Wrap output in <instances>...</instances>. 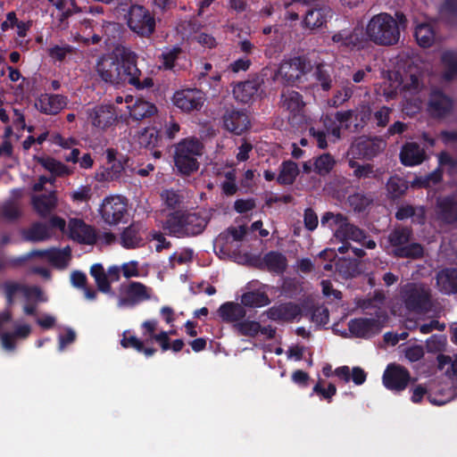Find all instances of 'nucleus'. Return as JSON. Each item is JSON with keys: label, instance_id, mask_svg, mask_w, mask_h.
Here are the masks:
<instances>
[{"label": "nucleus", "instance_id": "nucleus-1", "mask_svg": "<svg viewBox=\"0 0 457 457\" xmlns=\"http://www.w3.org/2000/svg\"><path fill=\"white\" fill-rule=\"evenodd\" d=\"M138 55L126 46L115 48L112 54L101 57L96 63V72L101 80L112 86L128 84L137 90L154 87V79L144 76L137 67Z\"/></svg>", "mask_w": 457, "mask_h": 457}, {"label": "nucleus", "instance_id": "nucleus-2", "mask_svg": "<svg viewBox=\"0 0 457 457\" xmlns=\"http://www.w3.org/2000/svg\"><path fill=\"white\" fill-rule=\"evenodd\" d=\"M208 220L198 212L175 211L169 213L162 223L168 235L175 237H189L202 234Z\"/></svg>", "mask_w": 457, "mask_h": 457}, {"label": "nucleus", "instance_id": "nucleus-3", "mask_svg": "<svg viewBox=\"0 0 457 457\" xmlns=\"http://www.w3.org/2000/svg\"><path fill=\"white\" fill-rule=\"evenodd\" d=\"M366 35L375 45L389 46L398 43L400 29L391 14L380 12L369 21L366 26Z\"/></svg>", "mask_w": 457, "mask_h": 457}, {"label": "nucleus", "instance_id": "nucleus-4", "mask_svg": "<svg viewBox=\"0 0 457 457\" xmlns=\"http://www.w3.org/2000/svg\"><path fill=\"white\" fill-rule=\"evenodd\" d=\"M204 154V145L196 137H187L180 140L174 150V165L178 172L183 176H190L198 170V159Z\"/></svg>", "mask_w": 457, "mask_h": 457}, {"label": "nucleus", "instance_id": "nucleus-5", "mask_svg": "<svg viewBox=\"0 0 457 457\" xmlns=\"http://www.w3.org/2000/svg\"><path fill=\"white\" fill-rule=\"evenodd\" d=\"M400 296L404 307L411 312L422 314L432 309L431 290L425 284L407 283L402 287Z\"/></svg>", "mask_w": 457, "mask_h": 457}, {"label": "nucleus", "instance_id": "nucleus-6", "mask_svg": "<svg viewBox=\"0 0 457 457\" xmlns=\"http://www.w3.org/2000/svg\"><path fill=\"white\" fill-rule=\"evenodd\" d=\"M128 27L140 37H149L155 30L154 15L143 5L131 4L128 12Z\"/></svg>", "mask_w": 457, "mask_h": 457}, {"label": "nucleus", "instance_id": "nucleus-7", "mask_svg": "<svg viewBox=\"0 0 457 457\" xmlns=\"http://www.w3.org/2000/svg\"><path fill=\"white\" fill-rule=\"evenodd\" d=\"M312 70V62L307 57L295 56L280 64L277 76L281 78L284 85L293 86L300 82L302 78Z\"/></svg>", "mask_w": 457, "mask_h": 457}, {"label": "nucleus", "instance_id": "nucleus-8", "mask_svg": "<svg viewBox=\"0 0 457 457\" xmlns=\"http://www.w3.org/2000/svg\"><path fill=\"white\" fill-rule=\"evenodd\" d=\"M99 212L103 220L110 226L126 222V217L128 216L127 199L120 195L107 196L103 200Z\"/></svg>", "mask_w": 457, "mask_h": 457}, {"label": "nucleus", "instance_id": "nucleus-9", "mask_svg": "<svg viewBox=\"0 0 457 457\" xmlns=\"http://www.w3.org/2000/svg\"><path fill=\"white\" fill-rule=\"evenodd\" d=\"M151 288L141 282L130 281L121 283L119 287V306L134 307L151 298Z\"/></svg>", "mask_w": 457, "mask_h": 457}, {"label": "nucleus", "instance_id": "nucleus-10", "mask_svg": "<svg viewBox=\"0 0 457 457\" xmlns=\"http://www.w3.org/2000/svg\"><path fill=\"white\" fill-rule=\"evenodd\" d=\"M382 381L386 389L402 392L408 386L411 375L405 367L397 363H390L383 373Z\"/></svg>", "mask_w": 457, "mask_h": 457}, {"label": "nucleus", "instance_id": "nucleus-11", "mask_svg": "<svg viewBox=\"0 0 457 457\" xmlns=\"http://www.w3.org/2000/svg\"><path fill=\"white\" fill-rule=\"evenodd\" d=\"M204 101V92L197 88L178 90L172 97L173 104L184 112L200 111Z\"/></svg>", "mask_w": 457, "mask_h": 457}, {"label": "nucleus", "instance_id": "nucleus-12", "mask_svg": "<svg viewBox=\"0 0 457 457\" xmlns=\"http://www.w3.org/2000/svg\"><path fill=\"white\" fill-rule=\"evenodd\" d=\"M88 120L93 127L105 130L117 121L116 108L113 104H98L87 110Z\"/></svg>", "mask_w": 457, "mask_h": 457}, {"label": "nucleus", "instance_id": "nucleus-13", "mask_svg": "<svg viewBox=\"0 0 457 457\" xmlns=\"http://www.w3.org/2000/svg\"><path fill=\"white\" fill-rule=\"evenodd\" d=\"M69 237L81 245H95L97 241L96 228L81 219L73 218L68 224Z\"/></svg>", "mask_w": 457, "mask_h": 457}, {"label": "nucleus", "instance_id": "nucleus-14", "mask_svg": "<svg viewBox=\"0 0 457 457\" xmlns=\"http://www.w3.org/2000/svg\"><path fill=\"white\" fill-rule=\"evenodd\" d=\"M384 147L382 140L374 138H359L350 147V154L353 159L371 160L377 156Z\"/></svg>", "mask_w": 457, "mask_h": 457}, {"label": "nucleus", "instance_id": "nucleus-15", "mask_svg": "<svg viewBox=\"0 0 457 457\" xmlns=\"http://www.w3.org/2000/svg\"><path fill=\"white\" fill-rule=\"evenodd\" d=\"M223 126L228 131L240 136L250 129V119L244 110H227L222 117Z\"/></svg>", "mask_w": 457, "mask_h": 457}, {"label": "nucleus", "instance_id": "nucleus-16", "mask_svg": "<svg viewBox=\"0 0 457 457\" xmlns=\"http://www.w3.org/2000/svg\"><path fill=\"white\" fill-rule=\"evenodd\" d=\"M266 314L274 321L291 322L302 315V309L294 302H287L270 307Z\"/></svg>", "mask_w": 457, "mask_h": 457}, {"label": "nucleus", "instance_id": "nucleus-17", "mask_svg": "<svg viewBox=\"0 0 457 457\" xmlns=\"http://www.w3.org/2000/svg\"><path fill=\"white\" fill-rule=\"evenodd\" d=\"M381 323L373 318H355L348 322L349 331L360 338H368L378 334L381 330Z\"/></svg>", "mask_w": 457, "mask_h": 457}, {"label": "nucleus", "instance_id": "nucleus-18", "mask_svg": "<svg viewBox=\"0 0 457 457\" xmlns=\"http://www.w3.org/2000/svg\"><path fill=\"white\" fill-rule=\"evenodd\" d=\"M67 97L62 95L41 94L35 101V107L41 113L55 115L67 105Z\"/></svg>", "mask_w": 457, "mask_h": 457}, {"label": "nucleus", "instance_id": "nucleus-19", "mask_svg": "<svg viewBox=\"0 0 457 457\" xmlns=\"http://www.w3.org/2000/svg\"><path fill=\"white\" fill-rule=\"evenodd\" d=\"M332 41L339 47L348 49H362L365 46L366 40L360 29H342L332 36Z\"/></svg>", "mask_w": 457, "mask_h": 457}, {"label": "nucleus", "instance_id": "nucleus-20", "mask_svg": "<svg viewBox=\"0 0 457 457\" xmlns=\"http://www.w3.org/2000/svg\"><path fill=\"white\" fill-rule=\"evenodd\" d=\"M436 213L437 219L445 224L457 222V200L454 195L441 196L436 202Z\"/></svg>", "mask_w": 457, "mask_h": 457}, {"label": "nucleus", "instance_id": "nucleus-21", "mask_svg": "<svg viewBox=\"0 0 457 457\" xmlns=\"http://www.w3.org/2000/svg\"><path fill=\"white\" fill-rule=\"evenodd\" d=\"M145 230L143 223L133 221L120 233V245L126 249L139 248L145 245L142 233Z\"/></svg>", "mask_w": 457, "mask_h": 457}, {"label": "nucleus", "instance_id": "nucleus-22", "mask_svg": "<svg viewBox=\"0 0 457 457\" xmlns=\"http://www.w3.org/2000/svg\"><path fill=\"white\" fill-rule=\"evenodd\" d=\"M453 106V99L441 90L436 89L431 92L428 109L433 116L444 118L452 112Z\"/></svg>", "mask_w": 457, "mask_h": 457}, {"label": "nucleus", "instance_id": "nucleus-23", "mask_svg": "<svg viewBox=\"0 0 457 457\" xmlns=\"http://www.w3.org/2000/svg\"><path fill=\"white\" fill-rule=\"evenodd\" d=\"M261 86L258 77L252 78L245 81L238 82L233 87V95L237 102L243 104L250 103L256 96Z\"/></svg>", "mask_w": 457, "mask_h": 457}, {"label": "nucleus", "instance_id": "nucleus-24", "mask_svg": "<svg viewBox=\"0 0 457 457\" xmlns=\"http://www.w3.org/2000/svg\"><path fill=\"white\" fill-rule=\"evenodd\" d=\"M425 151L416 142L405 143L400 151V161L403 165L413 167L423 162Z\"/></svg>", "mask_w": 457, "mask_h": 457}, {"label": "nucleus", "instance_id": "nucleus-25", "mask_svg": "<svg viewBox=\"0 0 457 457\" xmlns=\"http://www.w3.org/2000/svg\"><path fill=\"white\" fill-rule=\"evenodd\" d=\"M281 107L288 111L294 116L299 114L304 108L303 96L295 90L284 89L280 95Z\"/></svg>", "mask_w": 457, "mask_h": 457}, {"label": "nucleus", "instance_id": "nucleus-26", "mask_svg": "<svg viewBox=\"0 0 457 457\" xmlns=\"http://www.w3.org/2000/svg\"><path fill=\"white\" fill-rule=\"evenodd\" d=\"M332 14L333 12L328 6L311 9L306 12L303 22L307 28L312 29L321 28L332 18Z\"/></svg>", "mask_w": 457, "mask_h": 457}, {"label": "nucleus", "instance_id": "nucleus-27", "mask_svg": "<svg viewBox=\"0 0 457 457\" xmlns=\"http://www.w3.org/2000/svg\"><path fill=\"white\" fill-rule=\"evenodd\" d=\"M158 327V321L156 320H145L141 328L143 329V336L145 337V342L149 343L150 341L154 340L157 342L162 352H166L168 348L167 342V331L162 330L160 333L156 334L155 331Z\"/></svg>", "mask_w": 457, "mask_h": 457}, {"label": "nucleus", "instance_id": "nucleus-28", "mask_svg": "<svg viewBox=\"0 0 457 457\" xmlns=\"http://www.w3.org/2000/svg\"><path fill=\"white\" fill-rule=\"evenodd\" d=\"M218 314L224 322L235 324L245 317L246 312L237 303L226 302L219 307Z\"/></svg>", "mask_w": 457, "mask_h": 457}, {"label": "nucleus", "instance_id": "nucleus-29", "mask_svg": "<svg viewBox=\"0 0 457 457\" xmlns=\"http://www.w3.org/2000/svg\"><path fill=\"white\" fill-rule=\"evenodd\" d=\"M439 290L445 295L457 293V269H445L436 274Z\"/></svg>", "mask_w": 457, "mask_h": 457}, {"label": "nucleus", "instance_id": "nucleus-30", "mask_svg": "<svg viewBox=\"0 0 457 457\" xmlns=\"http://www.w3.org/2000/svg\"><path fill=\"white\" fill-rule=\"evenodd\" d=\"M108 158L112 162L111 167H102L96 171L95 179L98 182H109L119 179L124 171L123 164L120 161L112 159L111 153H108Z\"/></svg>", "mask_w": 457, "mask_h": 457}, {"label": "nucleus", "instance_id": "nucleus-31", "mask_svg": "<svg viewBox=\"0 0 457 457\" xmlns=\"http://www.w3.org/2000/svg\"><path fill=\"white\" fill-rule=\"evenodd\" d=\"M50 249L33 250L27 255L19 257H7L0 254V271L9 268H18L22 266L31 257H45L48 259Z\"/></svg>", "mask_w": 457, "mask_h": 457}, {"label": "nucleus", "instance_id": "nucleus-32", "mask_svg": "<svg viewBox=\"0 0 457 457\" xmlns=\"http://www.w3.org/2000/svg\"><path fill=\"white\" fill-rule=\"evenodd\" d=\"M262 262L270 272L276 274L284 273L287 268V257L278 251H270L265 253Z\"/></svg>", "mask_w": 457, "mask_h": 457}, {"label": "nucleus", "instance_id": "nucleus-33", "mask_svg": "<svg viewBox=\"0 0 457 457\" xmlns=\"http://www.w3.org/2000/svg\"><path fill=\"white\" fill-rule=\"evenodd\" d=\"M32 205L40 217H47L56 205V197L54 193L52 192L49 194L33 196Z\"/></svg>", "mask_w": 457, "mask_h": 457}, {"label": "nucleus", "instance_id": "nucleus-34", "mask_svg": "<svg viewBox=\"0 0 457 457\" xmlns=\"http://www.w3.org/2000/svg\"><path fill=\"white\" fill-rule=\"evenodd\" d=\"M145 341L137 338L136 336L129 335V331H125L122 334L120 340V345L125 348H132L138 353H144L146 358L154 356L157 350L154 347L145 346Z\"/></svg>", "mask_w": 457, "mask_h": 457}, {"label": "nucleus", "instance_id": "nucleus-35", "mask_svg": "<svg viewBox=\"0 0 457 457\" xmlns=\"http://www.w3.org/2000/svg\"><path fill=\"white\" fill-rule=\"evenodd\" d=\"M23 239L29 242H42L51 237L49 227L44 222H34L29 228L22 231Z\"/></svg>", "mask_w": 457, "mask_h": 457}, {"label": "nucleus", "instance_id": "nucleus-36", "mask_svg": "<svg viewBox=\"0 0 457 457\" xmlns=\"http://www.w3.org/2000/svg\"><path fill=\"white\" fill-rule=\"evenodd\" d=\"M91 277L94 278L97 289L104 293L111 295H114V292L112 290V286L108 279L107 272L104 270L103 264L95 263L91 266L89 271Z\"/></svg>", "mask_w": 457, "mask_h": 457}, {"label": "nucleus", "instance_id": "nucleus-37", "mask_svg": "<svg viewBox=\"0 0 457 457\" xmlns=\"http://www.w3.org/2000/svg\"><path fill=\"white\" fill-rule=\"evenodd\" d=\"M392 253L396 258L419 260L424 256V247L420 243L409 242L401 247L393 249Z\"/></svg>", "mask_w": 457, "mask_h": 457}, {"label": "nucleus", "instance_id": "nucleus-38", "mask_svg": "<svg viewBox=\"0 0 457 457\" xmlns=\"http://www.w3.org/2000/svg\"><path fill=\"white\" fill-rule=\"evenodd\" d=\"M348 222V218L343 213H334L332 212H326L320 219L322 227H328L329 229L335 231V237L337 238V231L344 229Z\"/></svg>", "mask_w": 457, "mask_h": 457}, {"label": "nucleus", "instance_id": "nucleus-39", "mask_svg": "<svg viewBox=\"0 0 457 457\" xmlns=\"http://www.w3.org/2000/svg\"><path fill=\"white\" fill-rule=\"evenodd\" d=\"M395 218L398 220H404L409 218H413L414 222L422 225L426 220L425 209L422 206L415 208L409 204L403 205L397 209L395 212Z\"/></svg>", "mask_w": 457, "mask_h": 457}, {"label": "nucleus", "instance_id": "nucleus-40", "mask_svg": "<svg viewBox=\"0 0 457 457\" xmlns=\"http://www.w3.org/2000/svg\"><path fill=\"white\" fill-rule=\"evenodd\" d=\"M162 136L156 128H146L138 135V144L141 147L153 150L162 144Z\"/></svg>", "mask_w": 457, "mask_h": 457}, {"label": "nucleus", "instance_id": "nucleus-41", "mask_svg": "<svg viewBox=\"0 0 457 457\" xmlns=\"http://www.w3.org/2000/svg\"><path fill=\"white\" fill-rule=\"evenodd\" d=\"M299 174L297 164L293 161H284L280 165L277 182L279 185H292Z\"/></svg>", "mask_w": 457, "mask_h": 457}, {"label": "nucleus", "instance_id": "nucleus-42", "mask_svg": "<svg viewBox=\"0 0 457 457\" xmlns=\"http://www.w3.org/2000/svg\"><path fill=\"white\" fill-rule=\"evenodd\" d=\"M441 62L445 67L443 72L445 80L451 81L457 77V52L453 50L445 51L441 55Z\"/></svg>", "mask_w": 457, "mask_h": 457}, {"label": "nucleus", "instance_id": "nucleus-43", "mask_svg": "<svg viewBox=\"0 0 457 457\" xmlns=\"http://www.w3.org/2000/svg\"><path fill=\"white\" fill-rule=\"evenodd\" d=\"M412 237V229L406 226L395 228L388 235L387 240L393 249L409 243Z\"/></svg>", "mask_w": 457, "mask_h": 457}, {"label": "nucleus", "instance_id": "nucleus-44", "mask_svg": "<svg viewBox=\"0 0 457 457\" xmlns=\"http://www.w3.org/2000/svg\"><path fill=\"white\" fill-rule=\"evenodd\" d=\"M35 160L54 176L62 177L70 174L68 167L53 157L35 156Z\"/></svg>", "mask_w": 457, "mask_h": 457}, {"label": "nucleus", "instance_id": "nucleus-45", "mask_svg": "<svg viewBox=\"0 0 457 457\" xmlns=\"http://www.w3.org/2000/svg\"><path fill=\"white\" fill-rule=\"evenodd\" d=\"M414 37L420 46L430 47L435 41V31L428 23L418 24L414 30Z\"/></svg>", "mask_w": 457, "mask_h": 457}, {"label": "nucleus", "instance_id": "nucleus-46", "mask_svg": "<svg viewBox=\"0 0 457 457\" xmlns=\"http://www.w3.org/2000/svg\"><path fill=\"white\" fill-rule=\"evenodd\" d=\"M157 112L156 106L147 101H137L130 110L129 115L134 120H142L150 118Z\"/></svg>", "mask_w": 457, "mask_h": 457}, {"label": "nucleus", "instance_id": "nucleus-47", "mask_svg": "<svg viewBox=\"0 0 457 457\" xmlns=\"http://www.w3.org/2000/svg\"><path fill=\"white\" fill-rule=\"evenodd\" d=\"M5 296L14 297L17 293L22 292L26 296H30L31 295L39 297L42 294V291L37 287H27L22 286L17 282H5L4 285Z\"/></svg>", "mask_w": 457, "mask_h": 457}, {"label": "nucleus", "instance_id": "nucleus-48", "mask_svg": "<svg viewBox=\"0 0 457 457\" xmlns=\"http://www.w3.org/2000/svg\"><path fill=\"white\" fill-rule=\"evenodd\" d=\"M367 234L363 229H361L357 226L347 222L344 229L337 231V238L341 241L351 239L353 241L361 243L367 239Z\"/></svg>", "mask_w": 457, "mask_h": 457}, {"label": "nucleus", "instance_id": "nucleus-49", "mask_svg": "<svg viewBox=\"0 0 457 457\" xmlns=\"http://www.w3.org/2000/svg\"><path fill=\"white\" fill-rule=\"evenodd\" d=\"M407 189L408 185L406 181L398 176L390 177L386 183L388 196L393 200L403 196Z\"/></svg>", "mask_w": 457, "mask_h": 457}, {"label": "nucleus", "instance_id": "nucleus-50", "mask_svg": "<svg viewBox=\"0 0 457 457\" xmlns=\"http://www.w3.org/2000/svg\"><path fill=\"white\" fill-rule=\"evenodd\" d=\"M336 161L330 154H322L315 159L313 170L318 175L324 177L333 170Z\"/></svg>", "mask_w": 457, "mask_h": 457}, {"label": "nucleus", "instance_id": "nucleus-51", "mask_svg": "<svg viewBox=\"0 0 457 457\" xmlns=\"http://www.w3.org/2000/svg\"><path fill=\"white\" fill-rule=\"evenodd\" d=\"M233 329L239 336L254 337L260 333L261 324L258 321L245 320L233 324Z\"/></svg>", "mask_w": 457, "mask_h": 457}, {"label": "nucleus", "instance_id": "nucleus-52", "mask_svg": "<svg viewBox=\"0 0 457 457\" xmlns=\"http://www.w3.org/2000/svg\"><path fill=\"white\" fill-rule=\"evenodd\" d=\"M242 303L248 307H262L270 303V299L265 293L248 292L243 295Z\"/></svg>", "mask_w": 457, "mask_h": 457}, {"label": "nucleus", "instance_id": "nucleus-53", "mask_svg": "<svg viewBox=\"0 0 457 457\" xmlns=\"http://www.w3.org/2000/svg\"><path fill=\"white\" fill-rule=\"evenodd\" d=\"M348 165L353 170V175L358 179L375 177L374 167L370 163L360 164L353 158L348 161Z\"/></svg>", "mask_w": 457, "mask_h": 457}, {"label": "nucleus", "instance_id": "nucleus-54", "mask_svg": "<svg viewBox=\"0 0 457 457\" xmlns=\"http://www.w3.org/2000/svg\"><path fill=\"white\" fill-rule=\"evenodd\" d=\"M183 53L181 47L173 46L170 49H167L163 51L160 55V60H162V67L166 71L173 70L175 67L176 61L179 58V55Z\"/></svg>", "mask_w": 457, "mask_h": 457}, {"label": "nucleus", "instance_id": "nucleus-55", "mask_svg": "<svg viewBox=\"0 0 457 457\" xmlns=\"http://www.w3.org/2000/svg\"><path fill=\"white\" fill-rule=\"evenodd\" d=\"M443 179V171L441 169H436L425 177H420L416 179V185L421 188H428L436 186Z\"/></svg>", "mask_w": 457, "mask_h": 457}, {"label": "nucleus", "instance_id": "nucleus-56", "mask_svg": "<svg viewBox=\"0 0 457 457\" xmlns=\"http://www.w3.org/2000/svg\"><path fill=\"white\" fill-rule=\"evenodd\" d=\"M71 255L70 248H66L63 250L52 248L50 249L48 261L53 263L54 266L59 268H63L66 266L67 259Z\"/></svg>", "mask_w": 457, "mask_h": 457}, {"label": "nucleus", "instance_id": "nucleus-57", "mask_svg": "<svg viewBox=\"0 0 457 457\" xmlns=\"http://www.w3.org/2000/svg\"><path fill=\"white\" fill-rule=\"evenodd\" d=\"M315 79L320 83L321 88L324 91H328L331 88L332 80L328 71L325 68V65L319 63L314 71Z\"/></svg>", "mask_w": 457, "mask_h": 457}, {"label": "nucleus", "instance_id": "nucleus-58", "mask_svg": "<svg viewBox=\"0 0 457 457\" xmlns=\"http://www.w3.org/2000/svg\"><path fill=\"white\" fill-rule=\"evenodd\" d=\"M403 88L411 94H417L423 88V81L420 73H410L403 82Z\"/></svg>", "mask_w": 457, "mask_h": 457}, {"label": "nucleus", "instance_id": "nucleus-59", "mask_svg": "<svg viewBox=\"0 0 457 457\" xmlns=\"http://www.w3.org/2000/svg\"><path fill=\"white\" fill-rule=\"evenodd\" d=\"M441 11L448 22L457 23V0H445Z\"/></svg>", "mask_w": 457, "mask_h": 457}, {"label": "nucleus", "instance_id": "nucleus-60", "mask_svg": "<svg viewBox=\"0 0 457 457\" xmlns=\"http://www.w3.org/2000/svg\"><path fill=\"white\" fill-rule=\"evenodd\" d=\"M73 52L74 47L71 45H65L62 46H54L48 50L49 55L59 62H62L66 58L67 54H72Z\"/></svg>", "mask_w": 457, "mask_h": 457}, {"label": "nucleus", "instance_id": "nucleus-61", "mask_svg": "<svg viewBox=\"0 0 457 457\" xmlns=\"http://www.w3.org/2000/svg\"><path fill=\"white\" fill-rule=\"evenodd\" d=\"M312 322L318 325H326L329 321V312L326 307H315L311 314Z\"/></svg>", "mask_w": 457, "mask_h": 457}, {"label": "nucleus", "instance_id": "nucleus-62", "mask_svg": "<svg viewBox=\"0 0 457 457\" xmlns=\"http://www.w3.org/2000/svg\"><path fill=\"white\" fill-rule=\"evenodd\" d=\"M312 392L320 395L328 403L332 401V397L337 394V387L334 384L329 383L327 388H324L319 381L312 389Z\"/></svg>", "mask_w": 457, "mask_h": 457}, {"label": "nucleus", "instance_id": "nucleus-63", "mask_svg": "<svg viewBox=\"0 0 457 457\" xmlns=\"http://www.w3.org/2000/svg\"><path fill=\"white\" fill-rule=\"evenodd\" d=\"M92 189L90 186H81L71 194V198L74 203H84L90 200Z\"/></svg>", "mask_w": 457, "mask_h": 457}, {"label": "nucleus", "instance_id": "nucleus-64", "mask_svg": "<svg viewBox=\"0 0 457 457\" xmlns=\"http://www.w3.org/2000/svg\"><path fill=\"white\" fill-rule=\"evenodd\" d=\"M304 228L309 231H313L319 224L318 215L312 208H306L303 213Z\"/></svg>", "mask_w": 457, "mask_h": 457}]
</instances>
